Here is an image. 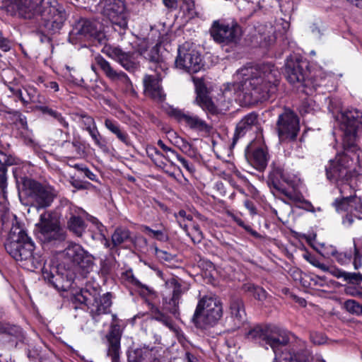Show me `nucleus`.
Listing matches in <instances>:
<instances>
[{
  "mask_svg": "<svg viewBox=\"0 0 362 362\" xmlns=\"http://www.w3.org/2000/svg\"><path fill=\"white\" fill-rule=\"evenodd\" d=\"M174 134L176 139L175 141V145L177 146L182 152L187 153L191 149V145L189 144V143L185 139L180 136H177L176 135V133H174Z\"/></svg>",
  "mask_w": 362,
  "mask_h": 362,
  "instance_id": "obj_54",
  "label": "nucleus"
},
{
  "mask_svg": "<svg viewBox=\"0 0 362 362\" xmlns=\"http://www.w3.org/2000/svg\"><path fill=\"white\" fill-rule=\"evenodd\" d=\"M35 108L40 111L42 113L48 115L49 116L55 119L64 127H69V123L66 121L65 118L62 115V114L57 110H53L45 105H35Z\"/></svg>",
  "mask_w": 362,
  "mask_h": 362,
  "instance_id": "obj_44",
  "label": "nucleus"
},
{
  "mask_svg": "<svg viewBox=\"0 0 362 362\" xmlns=\"http://www.w3.org/2000/svg\"><path fill=\"white\" fill-rule=\"evenodd\" d=\"M303 257L308 262H309L312 265H313L315 267L319 268L322 271L327 269V266H326L325 264L320 262L319 261V259L315 256L307 252L303 255Z\"/></svg>",
  "mask_w": 362,
  "mask_h": 362,
  "instance_id": "obj_53",
  "label": "nucleus"
},
{
  "mask_svg": "<svg viewBox=\"0 0 362 362\" xmlns=\"http://www.w3.org/2000/svg\"><path fill=\"white\" fill-rule=\"evenodd\" d=\"M346 280H348L351 283L362 281V274L358 273H346Z\"/></svg>",
  "mask_w": 362,
  "mask_h": 362,
  "instance_id": "obj_63",
  "label": "nucleus"
},
{
  "mask_svg": "<svg viewBox=\"0 0 362 362\" xmlns=\"http://www.w3.org/2000/svg\"><path fill=\"white\" fill-rule=\"evenodd\" d=\"M38 81L44 83V86L47 88L53 90L54 92L59 90V84L56 81H45L41 77L38 78Z\"/></svg>",
  "mask_w": 362,
  "mask_h": 362,
  "instance_id": "obj_61",
  "label": "nucleus"
},
{
  "mask_svg": "<svg viewBox=\"0 0 362 362\" xmlns=\"http://www.w3.org/2000/svg\"><path fill=\"white\" fill-rule=\"evenodd\" d=\"M12 47V42L6 37L0 39V49L3 52H8Z\"/></svg>",
  "mask_w": 362,
  "mask_h": 362,
  "instance_id": "obj_62",
  "label": "nucleus"
},
{
  "mask_svg": "<svg viewBox=\"0 0 362 362\" xmlns=\"http://www.w3.org/2000/svg\"><path fill=\"white\" fill-rule=\"evenodd\" d=\"M14 216L5 248L16 261H25L33 257L35 245Z\"/></svg>",
  "mask_w": 362,
  "mask_h": 362,
  "instance_id": "obj_5",
  "label": "nucleus"
},
{
  "mask_svg": "<svg viewBox=\"0 0 362 362\" xmlns=\"http://www.w3.org/2000/svg\"><path fill=\"white\" fill-rule=\"evenodd\" d=\"M105 127L116 136L123 130L119 123L112 119L107 118L104 122Z\"/></svg>",
  "mask_w": 362,
  "mask_h": 362,
  "instance_id": "obj_49",
  "label": "nucleus"
},
{
  "mask_svg": "<svg viewBox=\"0 0 362 362\" xmlns=\"http://www.w3.org/2000/svg\"><path fill=\"white\" fill-rule=\"evenodd\" d=\"M168 114L193 131L204 133H209L211 131V126L205 120L190 112L171 107Z\"/></svg>",
  "mask_w": 362,
  "mask_h": 362,
  "instance_id": "obj_15",
  "label": "nucleus"
},
{
  "mask_svg": "<svg viewBox=\"0 0 362 362\" xmlns=\"http://www.w3.org/2000/svg\"><path fill=\"white\" fill-rule=\"evenodd\" d=\"M257 123L258 115L255 112H250L244 116L236 125L233 144H235L239 138L245 136L246 133L250 131L252 127H255Z\"/></svg>",
  "mask_w": 362,
  "mask_h": 362,
  "instance_id": "obj_30",
  "label": "nucleus"
},
{
  "mask_svg": "<svg viewBox=\"0 0 362 362\" xmlns=\"http://www.w3.org/2000/svg\"><path fill=\"white\" fill-rule=\"evenodd\" d=\"M151 151H153L154 152V155L152 154V160L154 162V163L160 167V168H164L166 165V163L163 160L162 158H164L163 155L159 151H158L156 148H152L150 149Z\"/></svg>",
  "mask_w": 362,
  "mask_h": 362,
  "instance_id": "obj_55",
  "label": "nucleus"
},
{
  "mask_svg": "<svg viewBox=\"0 0 362 362\" xmlns=\"http://www.w3.org/2000/svg\"><path fill=\"white\" fill-rule=\"evenodd\" d=\"M228 309L233 329L240 327L246 321V313L243 300L239 298H232L230 301Z\"/></svg>",
  "mask_w": 362,
  "mask_h": 362,
  "instance_id": "obj_27",
  "label": "nucleus"
},
{
  "mask_svg": "<svg viewBox=\"0 0 362 362\" xmlns=\"http://www.w3.org/2000/svg\"><path fill=\"white\" fill-rule=\"evenodd\" d=\"M154 250V255L160 261L170 262L175 258V255L163 250H160L156 245L152 247Z\"/></svg>",
  "mask_w": 362,
  "mask_h": 362,
  "instance_id": "obj_46",
  "label": "nucleus"
},
{
  "mask_svg": "<svg viewBox=\"0 0 362 362\" xmlns=\"http://www.w3.org/2000/svg\"><path fill=\"white\" fill-rule=\"evenodd\" d=\"M247 339L262 346H269L274 353L272 362H313L311 352L296 344L286 346L289 333L274 325H257L245 334Z\"/></svg>",
  "mask_w": 362,
  "mask_h": 362,
  "instance_id": "obj_3",
  "label": "nucleus"
},
{
  "mask_svg": "<svg viewBox=\"0 0 362 362\" xmlns=\"http://www.w3.org/2000/svg\"><path fill=\"white\" fill-rule=\"evenodd\" d=\"M95 61L110 80L124 85L126 90H129L132 88V83L125 73L115 70L110 65V62L100 55H97L95 57Z\"/></svg>",
  "mask_w": 362,
  "mask_h": 362,
  "instance_id": "obj_19",
  "label": "nucleus"
},
{
  "mask_svg": "<svg viewBox=\"0 0 362 362\" xmlns=\"http://www.w3.org/2000/svg\"><path fill=\"white\" fill-rule=\"evenodd\" d=\"M334 205L337 211H347L354 216L359 219L361 218L360 216L362 214V203L361 199L356 196H352L350 194L347 197H343L341 199H337Z\"/></svg>",
  "mask_w": 362,
  "mask_h": 362,
  "instance_id": "obj_24",
  "label": "nucleus"
},
{
  "mask_svg": "<svg viewBox=\"0 0 362 362\" xmlns=\"http://www.w3.org/2000/svg\"><path fill=\"white\" fill-rule=\"evenodd\" d=\"M346 310L352 314L360 315L362 313V306L354 300H347L344 303Z\"/></svg>",
  "mask_w": 362,
  "mask_h": 362,
  "instance_id": "obj_48",
  "label": "nucleus"
},
{
  "mask_svg": "<svg viewBox=\"0 0 362 362\" xmlns=\"http://www.w3.org/2000/svg\"><path fill=\"white\" fill-rule=\"evenodd\" d=\"M117 138L124 144L126 146H129L132 145V141L129 138V134L124 130H122L119 135L117 136Z\"/></svg>",
  "mask_w": 362,
  "mask_h": 362,
  "instance_id": "obj_64",
  "label": "nucleus"
},
{
  "mask_svg": "<svg viewBox=\"0 0 362 362\" xmlns=\"http://www.w3.org/2000/svg\"><path fill=\"white\" fill-rule=\"evenodd\" d=\"M144 57L151 64L150 69L153 70L156 73H158V76H160V71H163V74L166 73V71L168 69V66L160 56L157 45L149 50L145 51L144 52Z\"/></svg>",
  "mask_w": 362,
  "mask_h": 362,
  "instance_id": "obj_28",
  "label": "nucleus"
},
{
  "mask_svg": "<svg viewBox=\"0 0 362 362\" xmlns=\"http://www.w3.org/2000/svg\"><path fill=\"white\" fill-rule=\"evenodd\" d=\"M122 279L127 284H129L138 288L146 290L148 293H151L152 290L146 284H143L133 274L132 269L127 270L122 274Z\"/></svg>",
  "mask_w": 362,
  "mask_h": 362,
  "instance_id": "obj_43",
  "label": "nucleus"
},
{
  "mask_svg": "<svg viewBox=\"0 0 362 362\" xmlns=\"http://www.w3.org/2000/svg\"><path fill=\"white\" fill-rule=\"evenodd\" d=\"M165 286L172 290V296L163 297V310L178 319L180 317L179 304L181 296L184 293L182 285L178 279L173 277L165 281Z\"/></svg>",
  "mask_w": 362,
  "mask_h": 362,
  "instance_id": "obj_16",
  "label": "nucleus"
},
{
  "mask_svg": "<svg viewBox=\"0 0 362 362\" xmlns=\"http://www.w3.org/2000/svg\"><path fill=\"white\" fill-rule=\"evenodd\" d=\"M222 315L221 301L214 297L204 296L198 302L192 321L196 327L206 329L216 324Z\"/></svg>",
  "mask_w": 362,
  "mask_h": 362,
  "instance_id": "obj_6",
  "label": "nucleus"
},
{
  "mask_svg": "<svg viewBox=\"0 0 362 362\" xmlns=\"http://www.w3.org/2000/svg\"><path fill=\"white\" fill-rule=\"evenodd\" d=\"M62 147L65 153L74 156H81L84 153L83 144L77 139H74L71 142L64 141L62 143Z\"/></svg>",
  "mask_w": 362,
  "mask_h": 362,
  "instance_id": "obj_38",
  "label": "nucleus"
},
{
  "mask_svg": "<svg viewBox=\"0 0 362 362\" xmlns=\"http://www.w3.org/2000/svg\"><path fill=\"white\" fill-rule=\"evenodd\" d=\"M327 252H325L324 254H322L324 256H328L331 255L332 256L334 257L336 261L341 264V265H346L351 262L352 259L353 253L351 251L349 252H338L336 248L333 247L332 246H330L328 248Z\"/></svg>",
  "mask_w": 362,
  "mask_h": 362,
  "instance_id": "obj_37",
  "label": "nucleus"
},
{
  "mask_svg": "<svg viewBox=\"0 0 362 362\" xmlns=\"http://www.w3.org/2000/svg\"><path fill=\"white\" fill-rule=\"evenodd\" d=\"M107 338L108 341L107 355L111 357L112 362H118L121 339L120 326L113 322Z\"/></svg>",
  "mask_w": 362,
  "mask_h": 362,
  "instance_id": "obj_26",
  "label": "nucleus"
},
{
  "mask_svg": "<svg viewBox=\"0 0 362 362\" xmlns=\"http://www.w3.org/2000/svg\"><path fill=\"white\" fill-rule=\"evenodd\" d=\"M210 34L217 43L228 45L238 43L241 36V29L236 23L229 25L215 21L210 29Z\"/></svg>",
  "mask_w": 362,
  "mask_h": 362,
  "instance_id": "obj_12",
  "label": "nucleus"
},
{
  "mask_svg": "<svg viewBox=\"0 0 362 362\" xmlns=\"http://www.w3.org/2000/svg\"><path fill=\"white\" fill-rule=\"evenodd\" d=\"M98 30L94 23L87 20L81 19L74 26L69 34L70 40L89 39L96 37Z\"/></svg>",
  "mask_w": 362,
  "mask_h": 362,
  "instance_id": "obj_23",
  "label": "nucleus"
},
{
  "mask_svg": "<svg viewBox=\"0 0 362 362\" xmlns=\"http://www.w3.org/2000/svg\"><path fill=\"white\" fill-rule=\"evenodd\" d=\"M11 4L18 15L25 18L31 17L35 7L33 0H11Z\"/></svg>",
  "mask_w": 362,
  "mask_h": 362,
  "instance_id": "obj_34",
  "label": "nucleus"
},
{
  "mask_svg": "<svg viewBox=\"0 0 362 362\" xmlns=\"http://www.w3.org/2000/svg\"><path fill=\"white\" fill-rule=\"evenodd\" d=\"M112 248L132 241L131 232L126 228H117L111 236Z\"/></svg>",
  "mask_w": 362,
  "mask_h": 362,
  "instance_id": "obj_36",
  "label": "nucleus"
},
{
  "mask_svg": "<svg viewBox=\"0 0 362 362\" xmlns=\"http://www.w3.org/2000/svg\"><path fill=\"white\" fill-rule=\"evenodd\" d=\"M42 275L45 280L51 284L55 288L62 291L69 290L75 278L74 273L61 264L53 267L52 270L43 269Z\"/></svg>",
  "mask_w": 362,
  "mask_h": 362,
  "instance_id": "obj_13",
  "label": "nucleus"
},
{
  "mask_svg": "<svg viewBox=\"0 0 362 362\" xmlns=\"http://www.w3.org/2000/svg\"><path fill=\"white\" fill-rule=\"evenodd\" d=\"M39 232L38 238L44 244L56 245L64 241L65 233L59 225V219L49 211L40 215V221L36 223Z\"/></svg>",
  "mask_w": 362,
  "mask_h": 362,
  "instance_id": "obj_8",
  "label": "nucleus"
},
{
  "mask_svg": "<svg viewBox=\"0 0 362 362\" xmlns=\"http://www.w3.org/2000/svg\"><path fill=\"white\" fill-rule=\"evenodd\" d=\"M276 129L281 141L296 140L300 131L299 119L296 114L290 110H285L279 115Z\"/></svg>",
  "mask_w": 362,
  "mask_h": 362,
  "instance_id": "obj_11",
  "label": "nucleus"
},
{
  "mask_svg": "<svg viewBox=\"0 0 362 362\" xmlns=\"http://www.w3.org/2000/svg\"><path fill=\"white\" fill-rule=\"evenodd\" d=\"M353 264L355 269H358L362 267L361 257L360 256L358 250L355 245L354 248Z\"/></svg>",
  "mask_w": 362,
  "mask_h": 362,
  "instance_id": "obj_60",
  "label": "nucleus"
},
{
  "mask_svg": "<svg viewBox=\"0 0 362 362\" xmlns=\"http://www.w3.org/2000/svg\"><path fill=\"white\" fill-rule=\"evenodd\" d=\"M310 341L315 345H322L327 342V337L322 332H311L310 333Z\"/></svg>",
  "mask_w": 362,
  "mask_h": 362,
  "instance_id": "obj_51",
  "label": "nucleus"
},
{
  "mask_svg": "<svg viewBox=\"0 0 362 362\" xmlns=\"http://www.w3.org/2000/svg\"><path fill=\"white\" fill-rule=\"evenodd\" d=\"M157 144L158 146H160L163 150V151H165L166 153V156H163L164 159H165L168 162H170L171 164H173V161H172L171 158L173 157H175V156L177 154V153L173 148L167 146L164 144V142L160 139L158 141Z\"/></svg>",
  "mask_w": 362,
  "mask_h": 362,
  "instance_id": "obj_52",
  "label": "nucleus"
},
{
  "mask_svg": "<svg viewBox=\"0 0 362 362\" xmlns=\"http://www.w3.org/2000/svg\"><path fill=\"white\" fill-rule=\"evenodd\" d=\"M34 268H41L44 264V259L41 256H36L33 253V257L28 259Z\"/></svg>",
  "mask_w": 362,
  "mask_h": 362,
  "instance_id": "obj_59",
  "label": "nucleus"
},
{
  "mask_svg": "<svg viewBox=\"0 0 362 362\" xmlns=\"http://www.w3.org/2000/svg\"><path fill=\"white\" fill-rule=\"evenodd\" d=\"M308 63L297 57L287 58L285 64V75L288 81L297 85L305 95H312L317 88L324 86L327 76L320 75L308 78Z\"/></svg>",
  "mask_w": 362,
  "mask_h": 362,
  "instance_id": "obj_4",
  "label": "nucleus"
},
{
  "mask_svg": "<svg viewBox=\"0 0 362 362\" xmlns=\"http://www.w3.org/2000/svg\"><path fill=\"white\" fill-rule=\"evenodd\" d=\"M141 230L149 238L160 242H167L169 239L168 235L163 226H160L159 229H152L149 226H142Z\"/></svg>",
  "mask_w": 362,
  "mask_h": 362,
  "instance_id": "obj_40",
  "label": "nucleus"
},
{
  "mask_svg": "<svg viewBox=\"0 0 362 362\" xmlns=\"http://www.w3.org/2000/svg\"><path fill=\"white\" fill-rule=\"evenodd\" d=\"M84 221L78 216H71L68 221V228L70 231L80 237L86 230Z\"/></svg>",
  "mask_w": 362,
  "mask_h": 362,
  "instance_id": "obj_42",
  "label": "nucleus"
},
{
  "mask_svg": "<svg viewBox=\"0 0 362 362\" xmlns=\"http://www.w3.org/2000/svg\"><path fill=\"white\" fill-rule=\"evenodd\" d=\"M177 362H199V358L197 355L191 352L186 351L184 356L180 358Z\"/></svg>",
  "mask_w": 362,
  "mask_h": 362,
  "instance_id": "obj_58",
  "label": "nucleus"
},
{
  "mask_svg": "<svg viewBox=\"0 0 362 362\" xmlns=\"http://www.w3.org/2000/svg\"><path fill=\"white\" fill-rule=\"evenodd\" d=\"M277 74L270 64L241 68L235 75L238 82L228 83L223 90V96L228 103L240 93L250 97L252 102L267 100L277 90Z\"/></svg>",
  "mask_w": 362,
  "mask_h": 362,
  "instance_id": "obj_2",
  "label": "nucleus"
},
{
  "mask_svg": "<svg viewBox=\"0 0 362 362\" xmlns=\"http://www.w3.org/2000/svg\"><path fill=\"white\" fill-rule=\"evenodd\" d=\"M323 272H329L330 274H332V276L338 278V279H340V278H343L344 279L346 280V272H344L338 268H336V267H327V269L326 270H322Z\"/></svg>",
  "mask_w": 362,
  "mask_h": 362,
  "instance_id": "obj_57",
  "label": "nucleus"
},
{
  "mask_svg": "<svg viewBox=\"0 0 362 362\" xmlns=\"http://www.w3.org/2000/svg\"><path fill=\"white\" fill-rule=\"evenodd\" d=\"M197 93L196 103L206 112L212 115L218 113L217 107L207 94V89L202 79L194 80Z\"/></svg>",
  "mask_w": 362,
  "mask_h": 362,
  "instance_id": "obj_22",
  "label": "nucleus"
},
{
  "mask_svg": "<svg viewBox=\"0 0 362 362\" xmlns=\"http://www.w3.org/2000/svg\"><path fill=\"white\" fill-rule=\"evenodd\" d=\"M165 74L160 71V76L156 73V76L146 75L143 79L145 94L158 103L165 100V94L160 83Z\"/></svg>",
  "mask_w": 362,
  "mask_h": 362,
  "instance_id": "obj_20",
  "label": "nucleus"
},
{
  "mask_svg": "<svg viewBox=\"0 0 362 362\" xmlns=\"http://www.w3.org/2000/svg\"><path fill=\"white\" fill-rule=\"evenodd\" d=\"M281 177V175L279 174V171H274L272 174V177L274 180V188L284 194L286 198H288L290 201L294 202V203H299L303 202V196L301 194L300 192L295 190L294 188H292V189H287L283 186H280L279 185V182L277 181V177Z\"/></svg>",
  "mask_w": 362,
  "mask_h": 362,
  "instance_id": "obj_32",
  "label": "nucleus"
},
{
  "mask_svg": "<svg viewBox=\"0 0 362 362\" xmlns=\"http://www.w3.org/2000/svg\"><path fill=\"white\" fill-rule=\"evenodd\" d=\"M102 14L119 28H125L127 26L125 6L121 0H105Z\"/></svg>",
  "mask_w": 362,
  "mask_h": 362,
  "instance_id": "obj_17",
  "label": "nucleus"
},
{
  "mask_svg": "<svg viewBox=\"0 0 362 362\" xmlns=\"http://www.w3.org/2000/svg\"><path fill=\"white\" fill-rule=\"evenodd\" d=\"M276 170H279V174L281 177H277V181L280 186H283L281 184V181L286 183L291 188H295L297 182V177L295 176H290L284 173V168L280 164L273 163L272 166V170L269 175L268 183L270 186L274 187V179L272 177V174L274 171H277Z\"/></svg>",
  "mask_w": 362,
  "mask_h": 362,
  "instance_id": "obj_33",
  "label": "nucleus"
},
{
  "mask_svg": "<svg viewBox=\"0 0 362 362\" xmlns=\"http://www.w3.org/2000/svg\"><path fill=\"white\" fill-rule=\"evenodd\" d=\"M76 117L78 119L82 129L88 132L95 144L105 151L107 146L98 129L94 118L85 112L77 113Z\"/></svg>",
  "mask_w": 362,
  "mask_h": 362,
  "instance_id": "obj_21",
  "label": "nucleus"
},
{
  "mask_svg": "<svg viewBox=\"0 0 362 362\" xmlns=\"http://www.w3.org/2000/svg\"><path fill=\"white\" fill-rule=\"evenodd\" d=\"M158 351L155 348L144 346L136 349L128 355L129 362H159L157 357Z\"/></svg>",
  "mask_w": 362,
  "mask_h": 362,
  "instance_id": "obj_29",
  "label": "nucleus"
},
{
  "mask_svg": "<svg viewBox=\"0 0 362 362\" xmlns=\"http://www.w3.org/2000/svg\"><path fill=\"white\" fill-rule=\"evenodd\" d=\"M23 192L37 209L50 206L58 195L57 190L49 184L29 178H25L23 181Z\"/></svg>",
  "mask_w": 362,
  "mask_h": 362,
  "instance_id": "obj_7",
  "label": "nucleus"
},
{
  "mask_svg": "<svg viewBox=\"0 0 362 362\" xmlns=\"http://www.w3.org/2000/svg\"><path fill=\"white\" fill-rule=\"evenodd\" d=\"M16 164L15 158L0 151V193L6 198L7 188V167Z\"/></svg>",
  "mask_w": 362,
  "mask_h": 362,
  "instance_id": "obj_31",
  "label": "nucleus"
},
{
  "mask_svg": "<svg viewBox=\"0 0 362 362\" xmlns=\"http://www.w3.org/2000/svg\"><path fill=\"white\" fill-rule=\"evenodd\" d=\"M243 289L245 292L251 294L256 300L264 301L267 296V291L259 286L252 283H246L243 285Z\"/></svg>",
  "mask_w": 362,
  "mask_h": 362,
  "instance_id": "obj_41",
  "label": "nucleus"
},
{
  "mask_svg": "<svg viewBox=\"0 0 362 362\" xmlns=\"http://www.w3.org/2000/svg\"><path fill=\"white\" fill-rule=\"evenodd\" d=\"M43 15H48V21L60 27L66 19V13L62 7L59 6L56 0H42Z\"/></svg>",
  "mask_w": 362,
  "mask_h": 362,
  "instance_id": "obj_25",
  "label": "nucleus"
},
{
  "mask_svg": "<svg viewBox=\"0 0 362 362\" xmlns=\"http://www.w3.org/2000/svg\"><path fill=\"white\" fill-rule=\"evenodd\" d=\"M315 103L312 99L307 98L302 101L298 109L301 115H305L308 113H311L313 111L315 110Z\"/></svg>",
  "mask_w": 362,
  "mask_h": 362,
  "instance_id": "obj_47",
  "label": "nucleus"
},
{
  "mask_svg": "<svg viewBox=\"0 0 362 362\" xmlns=\"http://www.w3.org/2000/svg\"><path fill=\"white\" fill-rule=\"evenodd\" d=\"M76 300L86 304L94 321L98 322L100 316L110 312L112 305L111 294L106 293L101 296H92L86 289H82L75 296Z\"/></svg>",
  "mask_w": 362,
  "mask_h": 362,
  "instance_id": "obj_9",
  "label": "nucleus"
},
{
  "mask_svg": "<svg viewBox=\"0 0 362 362\" xmlns=\"http://www.w3.org/2000/svg\"><path fill=\"white\" fill-rule=\"evenodd\" d=\"M175 66L178 69L192 74L199 71L204 64L201 54L196 50L194 45L189 42H185L178 48Z\"/></svg>",
  "mask_w": 362,
  "mask_h": 362,
  "instance_id": "obj_10",
  "label": "nucleus"
},
{
  "mask_svg": "<svg viewBox=\"0 0 362 362\" xmlns=\"http://www.w3.org/2000/svg\"><path fill=\"white\" fill-rule=\"evenodd\" d=\"M102 52L118 62L128 71H133L137 68L138 63L134 57V52H124L119 47L110 45H105Z\"/></svg>",
  "mask_w": 362,
  "mask_h": 362,
  "instance_id": "obj_18",
  "label": "nucleus"
},
{
  "mask_svg": "<svg viewBox=\"0 0 362 362\" xmlns=\"http://www.w3.org/2000/svg\"><path fill=\"white\" fill-rule=\"evenodd\" d=\"M151 318L160 322L170 330H175V324L172 318L160 311L158 308H153L151 309Z\"/></svg>",
  "mask_w": 362,
  "mask_h": 362,
  "instance_id": "obj_39",
  "label": "nucleus"
},
{
  "mask_svg": "<svg viewBox=\"0 0 362 362\" xmlns=\"http://www.w3.org/2000/svg\"><path fill=\"white\" fill-rule=\"evenodd\" d=\"M253 160L259 169H264L267 163L268 155L263 148H257L252 154Z\"/></svg>",
  "mask_w": 362,
  "mask_h": 362,
  "instance_id": "obj_45",
  "label": "nucleus"
},
{
  "mask_svg": "<svg viewBox=\"0 0 362 362\" xmlns=\"http://www.w3.org/2000/svg\"><path fill=\"white\" fill-rule=\"evenodd\" d=\"M23 90L26 93V95H25L26 100V102H24L25 106L31 103L35 104L36 105H42L47 103L46 98L40 94L38 90L34 86H24Z\"/></svg>",
  "mask_w": 362,
  "mask_h": 362,
  "instance_id": "obj_35",
  "label": "nucleus"
},
{
  "mask_svg": "<svg viewBox=\"0 0 362 362\" xmlns=\"http://www.w3.org/2000/svg\"><path fill=\"white\" fill-rule=\"evenodd\" d=\"M61 254L67 261L78 266L85 273L90 272L93 267V257L80 245L70 243Z\"/></svg>",
  "mask_w": 362,
  "mask_h": 362,
  "instance_id": "obj_14",
  "label": "nucleus"
},
{
  "mask_svg": "<svg viewBox=\"0 0 362 362\" xmlns=\"http://www.w3.org/2000/svg\"><path fill=\"white\" fill-rule=\"evenodd\" d=\"M339 120L344 152L337 154L334 160H330L325 170L327 179L337 184L342 194L344 189H351L346 182L351 176V167L354 157L358 158L359 156L356 142L362 132V112L356 109L347 110L341 112Z\"/></svg>",
  "mask_w": 362,
  "mask_h": 362,
  "instance_id": "obj_1",
  "label": "nucleus"
},
{
  "mask_svg": "<svg viewBox=\"0 0 362 362\" xmlns=\"http://www.w3.org/2000/svg\"><path fill=\"white\" fill-rule=\"evenodd\" d=\"M19 332V327L3 325L0 322V333L15 335Z\"/></svg>",
  "mask_w": 362,
  "mask_h": 362,
  "instance_id": "obj_56",
  "label": "nucleus"
},
{
  "mask_svg": "<svg viewBox=\"0 0 362 362\" xmlns=\"http://www.w3.org/2000/svg\"><path fill=\"white\" fill-rule=\"evenodd\" d=\"M187 235L190 236L191 240L195 244L201 243L204 238L203 233L197 224L193 225L191 231L187 233Z\"/></svg>",
  "mask_w": 362,
  "mask_h": 362,
  "instance_id": "obj_50",
  "label": "nucleus"
}]
</instances>
